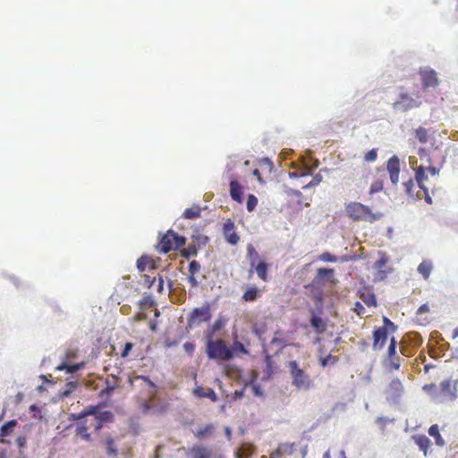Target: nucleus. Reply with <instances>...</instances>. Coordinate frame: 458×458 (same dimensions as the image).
I'll return each mask as SVG.
<instances>
[{"label":"nucleus","mask_w":458,"mask_h":458,"mask_svg":"<svg viewBox=\"0 0 458 458\" xmlns=\"http://www.w3.org/2000/svg\"><path fill=\"white\" fill-rule=\"evenodd\" d=\"M84 410L86 411L87 417L94 416L96 419L101 409L98 405H90V406L86 407Z\"/></svg>","instance_id":"48"},{"label":"nucleus","mask_w":458,"mask_h":458,"mask_svg":"<svg viewBox=\"0 0 458 458\" xmlns=\"http://www.w3.org/2000/svg\"><path fill=\"white\" fill-rule=\"evenodd\" d=\"M433 269V264L430 260H423L417 268V271L427 280L428 279L431 271Z\"/></svg>","instance_id":"22"},{"label":"nucleus","mask_w":458,"mask_h":458,"mask_svg":"<svg viewBox=\"0 0 458 458\" xmlns=\"http://www.w3.org/2000/svg\"><path fill=\"white\" fill-rule=\"evenodd\" d=\"M319 259L324 262H336L337 257L326 251L319 256Z\"/></svg>","instance_id":"52"},{"label":"nucleus","mask_w":458,"mask_h":458,"mask_svg":"<svg viewBox=\"0 0 458 458\" xmlns=\"http://www.w3.org/2000/svg\"><path fill=\"white\" fill-rule=\"evenodd\" d=\"M234 223L232 220H226L223 225L224 234L234 230Z\"/></svg>","instance_id":"59"},{"label":"nucleus","mask_w":458,"mask_h":458,"mask_svg":"<svg viewBox=\"0 0 458 458\" xmlns=\"http://www.w3.org/2000/svg\"><path fill=\"white\" fill-rule=\"evenodd\" d=\"M224 235L226 242L233 246L236 245L240 240L238 233L234 231L229 232Z\"/></svg>","instance_id":"43"},{"label":"nucleus","mask_w":458,"mask_h":458,"mask_svg":"<svg viewBox=\"0 0 458 458\" xmlns=\"http://www.w3.org/2000/svg\"><path fill=\"white\" fill-rule=\"evenodd\" d=\"M172 235H174V231L170 229L160 237L158 249L161 253H168L173 250Z\"/></svg>","instance_id":"11"},{"label":"nucleus","mask_w":458,"mask_h":458,"mask_svg":"<svg viewBox=\"0 0 458 458\" xmlns=\"http://www.w3.org/2000/svg\"><path fill=\"white\" fill-rule=\"evenodd\" d=\"M411 438L414 440L419 448L423 451L424 456H427L428 449L431 444L430 439L425 435H413Z\"/></svg>","instance_id":"15"},{"label":"nucleus","mask_w":458,"mask_h":458,"mask_svg":"<svg viewBox=\"0 0 458 458\" xmlns=\"http://www.w3.org/2000/svg\"><path fill=\"white\" fill-rule=\"evenodd\" d=\"M413 186H414V183H413L412 179H409L407 182H403V187L405 189V191L410 197L413 196V191H412Z\"/></svg>","instance_id":"57"},{"label":"nucleus","mask_w":458,"mask_h":458,"mask_svg":"<svg viewBox=\"0 0 458 458\" xmlns=\"http://www.w3.org/2000/svg\"><path fill=\"white\" fill-rule=\"evenodd\" d=\"M261 296V291L255 285L248 286L242 299L244 301H255Z\"/></svg>","instance_id":"16"},{"label":"nucleus","mask_w":458,"mask_h":458,"mask_svg":"<svg viewBox=\"0 0 458 458\" xmlns=\"http://www.w3.org/2000/svg\"><path fill=\"white\" fill-rule=\"evenodd\" d=\"M457 380L445 379L438 386L441 403L445 401H454L457 398Z\"/></svg>","instance_id":"6"},{"label":"nucleus","mask_w":458,"mask_h":458,"mask_svg":"<svg viewBox=\"0 0 458 458\" xmlns=\"http://www.w3.org/2000/svg\"><path fill=\"white\" fill-rule=\"evenodd\" d=\"M225 326V319H224L223 318H218L214 323L213 325L211 326V327L213 328V332H219L220 330H222Z\"/></svg>","instance_id":"51"},{"label":"nucleus","mask_w":458,"mask_h":458,"mask_svg":"<svg viewBox=\"0 0 458 458\" xmlns=\"http://www.w3.org/2000/svg\"><path fill=\"white\" fill-rule=\"evenodd\" d=\"M301 163H302V170H304V172H306V174H310V175L319 165L318 159H317L313 157H308L307 158L302 159Z\"/></svg>","instance_id":"20"},{"label":"nucleus","mask_w":458,"mask_h":458,"mask_svg":"<svg viewBox=\"0 0 458 458\" xmlns=\"http://www.w3.org/2000/svg\"><path fill=\"white\" fill-rule=\"evenodd\" d=\"M78 386V383L76 381H69L65 384V389H64L60 395L62 397H68L72 391Z\"/></svg>","instance_id":"39"},{"label":"nucleus","mask_w":458,"mask_h":458,"mask_svg":"<svg viewBox=\"0 0 458 458\" xmlns=\"http://www.w3.org/2000/svg\"><path fill=\"white\" fill-rule=\"evenodd\" d=\"M229 191L231 198L238 203L243 200V190L240 182L236 180H231L229 183Z\"/></svg>","instance_id":"12"},{"label":"nucleus","mask_w":458,"mask_h":458,"mask_svg":"<svg viewBox=\"0 0 458 458\" xmlns=\"http://www.w3.org/2000/svg\"><path fill=\"white\" fill-rule=\"evenodd\" d=\"M199 251V248L195 244L189 245L182 252V257L190 259L192 257H196Z\"/></svg>","instance_id":"37"},{"label":"nucleus","mask_w":458,"mask_h":458,"mask_svg":"<svg viewBox=\"0 0 458 458\" xmlns=\"http://www.w3.org/2000/svg\"><path fill=\"white\" fill-rule=\"evenodd\" d=\"M389 259L385 253H380L379 259L373 264V268L378 271L380 278L383 279L386 276V272L383 270L384 267L388 262Z\"/></svg>","instance_id":"21"},{"label":"nucleus","mask_w":458,"mask_h":458,"mask_svg":"<svg viewBox=\"0 0 458 458\" xmlns=\"http://www.w3.org/2000/svg\"><path fill=\"white\" fill-rule=\"evenodd\" d=\"M421 106V101L413 98L406 92L399 93L397 99L393 103V108L397 112H407Z\"/></svg>","instance_id":"5"},{"label":"nucleus","mask_w":458,"mask_h":458,"mask_svg":"<svg viewBox=\"0 0 458 458\" xmlns=\"http://www.w3.org/2000/svg\"><path fill=\"white\" fill-rule=\"evenodd\" d=\"M132 347H133V344L132 343L126 342L124 344V345H123V350H122L121 357L122 358H126L129 355L130 352L131 351Z\"/></svg>","instance_id":"58"},{"label":"nucleus","mask_w":458,"mask_h":458,"mask_svg":"<svg viewBox=\"0 0 458 458\" xmlns=\"http://www.w3.org/2000/svg\"><path fill=\"white\" fill-rule=\"evenodd\" d=\"M428 435L435 439V443L438 446H444L445 442L439 433V428L437 424H434L428 428Z\"/></svg>","instance_id":"25"},{"label":"nucleus","mask_w":458,"mask_h":458,"mask_svg":"<svg viewBox=\"0 0 458 458\" xmlns=\"http://www.w3.org/2000/svg\"><path fill=\"white\" fill-rule=\"evenodd\" d=\"M255 446L252 444L244 442L238 447L235 452L236 458H250L255 453Z\"/></svg>","instance_id":"13"},{"label":"nucleus","mask_w":458,"mask_h":458,"mask_svg":"<svg viewBox=\"0 0 458 458\" xmlns=\"http://www.w3.org/2000/svg\"><path fill=\"white\" fill-rule=\"evenodd\" d=\"M258 205V199L253 194H249L246 201V208L249 212L253 211Z\"/></svg>","instance_id":"42"},{"label":"nucleus","mask_w":458,"mask_h":458,"mask_svg":"<svg viewBox=\"0 0 458 458\" xmlns=\"http://www.w3.org/2000/svg\"><path fill=\"white\" fill-rule=\"evenodd\" d=\"M373 336V349L375 351L381 350L388 338V332L386 327H375L372 332Z\"/></svg>","instance_id":"8"},{"label":"nucleus","mask_w":458,"mask_h":458,"mask_svg":"<svg viewBox=\"0 0 458 458\" xmlns=\"http://www.w3.org/2000/svg\"><path fill=\"white\" fill-rule=\"evenodd\" d=\"M68 374H74L79 370L82 369L85 366L84 362L71 363L69 362Z\"/></svg>","instance_id":"49"},{"label":"nucleus","mask_w":458,"mask_h":458,"mask_svg":"<svg viewBox=\"0 0 458 458\" xmlns=\"http://www.w3.org/2000/svg\"><path fill=\"white\" fill-rule=\"evenodd\" d=\"M310 327L317 334H323L327 329V323L323 320V318L315 312L314 310H310Z\"/></svg>","instance_id":"9"},{"label":"nucleus","mask_w":458,"mask_h":458,"mask_svg":"<svg viewBox=\"0 0 458 458\" xmlns=\"http://www.w3.org/2000/svg\"><path fill=\"white\" fill-rule=\"evenodd\" d=\"M346 214L354 221L374 223L383 217L381 212L373 213L371 209L360 202H350L345 208Z\"/></svg>","instance_id":"2"},{"label":"nucleus","mask_w":458,"mask_h":458,"mask_svg":"<svg viewBox=\"0 0 458 458\" xmlns=\"http://www.w3.org/2000/svg\"><path fill=\"white\" fill-rule=\"evenodd\" d=\"M76 434L81 436L82 439L86 441H90L91 437L90 434L88 433V427L86 425V422L80 421L76 425Z\"/></svg>","instance_id":"28"},{"label":"nucleus","mask_w":458,"mask_h":458,"mask_svg":"<svg viewBox=\"0 0 458 458\" xmlns=\"http://www.w3.org/2000/svg\"><path fill=\"white\" fill-rule=\"evenodd\" d=\"M18 422L16 420H11L4 422L0 428V437L10 436L17 426Z\"/></svg>","instance_id":"26"},{"label":"nucleus","mask_w":458,"mask_h":458,"mask_svg":"<svg viewBox=\"0 0 458 458\" xmlns=\"http://www.w3.org/2000/svg\"><path fill=\"white\" fill-rule=\"evenodd\" d=\"M205 352L209 360L216 361L228 362L234 358L233 349L221 338L205 343Z\"/></svg>","instance_id":"1"},{"label":"nucleus","mask_w":458,"mask_h":458,"mask_svg":"<svg viewBox=\"0 0 458 458\" xmlns=\"http://www.w3.org/2000/svg\"><path fill=\"white\" fill-rule=\"evenodd\" d=\"M268 265L265 261H259L256 267V273L262 280H267Z\"/></svg>","instance_id":"32"},{"label":"nucleus","mask_w":458,"mask_h":458,"mask_svg":"<svg viewBox=\"0 0 458 458\" xmlns=\"http://www.w3.org/2000/svg\"><path fill=\"white\" fill-rule=\"evenodd\" d=\"M438 344V352L436 351H429L430 357L437 359L445 355V352L450 348V344L443 340V342L437 343Z\"/></svg>","instance_id":"30"},{"label":"nucleus","mask_w":458,"mask_h":458,"mask_svg":"<svg viewBox=\"0 0 458 458\" xmlns=\"http://www.w3.org/2000/svg\"><path fill=\"white\" fill-rule=\"evenodd\" d=\"M396 345L397 343L394 339V337H392L390 340V344L387 350V355L389 359H393L396 354Z\"/></svg>","instance_id":"47"},{"label":"nucleus","mask_w":458,"mask_h":458,"mask_svg":"<svg viewBox=\"0 0 458 458\" xmlns=\"http://www.w3.org/2000/svg\"><path fill=\"white\" fill-rule=\"evenodd\" d=\"M386 170L389 174H400V159L397 156H392L387 160Z\"/></svg>","instance_id":"24"},{"label":"nucleus","mask_w":458,"mask_h":458,"mask_svg":"<svg viewBox=\"0 0 458 458\" xmlns=\"http://www.w3.org/2000/svg\"><path fill=\"white\" fill-rule=\"evenodd\" d=\"M276 451L281 456L284 454H291V447L287 444H280Z\"/></svg>","instance_id":"56"},{"label":"nucleus","mask_w":458,"mask_h":458,"mask_svg":"<svg viewBox=\"0 0 458 458\" xmlns=\"http://www.w3.org/2000/svg\"><path fill=\"white\" fill-rule=\"evenodd\" d=\"M353 310L358 315H361L365 312V308L360 301L355 302Z\"/></svg>","instance_id":"64"},{"label":"nucleus","mask_w":458,"mask_h":458,"mask_svg":"<svg viewBox=\"0 0 458 458\" xmlns=\"http://www.w3.org/2000/svg\"><path fill=\"white\" fill-rule=\"evenodd\" d=\"M114 419V414L110 411H102L100 410L98 414L96 420H99L100 423H107L111 422Z\"/></svg>","instance_id":"34"},{"label":"nucleus","mask_w":458,"mask_h":458,"mask_svg":"<svg viewBox=\"0 0 458 458\" xmlns=\"http://www.w3.org/2000/svg\"><path fill=\"white\" fill-rule=\"evenodd\" d=\"M230 347L233 349L234 355L236 353H242L245 355L250 353L249 350L239 340L233 341L232 346Z\"/></svg>","instance_id":"35"},{"label":"nucleus","mask_w":458,"mask_h":458,"mask_svg":"<svg viewBox=\"0 0 458 458\" xmlns=\"http://www.w3.org/2000/svg\"><path fill=\"white\" fill-rule=\"evenodd\" d=\"M322 179H323L322 175L320 174H317L316 175H314L312 180L308 184H306L302 187V189L308 190L311 187L318 185L321 182Z\"/></svg>","instance_id":"46"},{"label":"nucleus","mask_w":458,"mask_h":458,"mask_svg":"<svg viewBox=\"0 0 458 458\" xmlns=\"http://www.w3.org/2000/svg\"><path fill=\"white\" fill-rule=\"evenodd\" d=\"M106 386L103 390V394L107 396H110L111 394H113L114 390L116 389V387L119 386L118 382H115V381L111 382L109 379H106Z\"/></svg>","instance_id":"40"},{"label":"nucleus","mask_w":458,"mask_h":458,"mask_svg":"<svg viewBox=\"0 0 458 458\" xmlns=\"http://www.w3.org/2000/svg\"><path fill=\"white\" fill-rule=\"evenodd\" d=\"M420 75L425 89L436 88L438 85L437 75L433 69L428 67L420 68Z\"/></svg>","instance_id":"7"},{"label":"nucleus","mask_w":458,"mask_h":458,"mask_svg":"<svg viewBox=\"0 0 458 458\" xmlns=\"http://www.w3.org/2000/svg\"><path fill=\"white\" fill-rule=\"evenodd\" d=\"M377 157V151L376 148H372L365 154L364 159L367 162H374Z\"/></svg>","instance_id":"55"},{"label":"nucleus","mask_w":458,"mask_h":458,"mask_svg":"<svg viewBox=\"0 0 458 458\" xmlns=\"http://www.w3.org/2000/svg\"><path fill=\"white\" fill-rule=\"evenodd\" d=\"M136 378L143 380L148 386H149L152 388L157 387V385L148 376L140 375L137 376Z\"/></svg>","instance_id":"61"},{"label":"nucleus","mask_w":458,"mask_h":458,"mask_svg":"<svg viewBox=\"0 0 458 458\" xmlns=\"http://www.w3.org/2000/svg\"><path fill=\"white\" fill-rule=\"evenodd\" d=\"M390 421L392 420L387 417H377L376 420V424L379 426L382 431H384L386 424Z\"/></svg>","instance_id":"60"},{"label":"nucleus","mask_w":458,"mask_h":458,"mask_svg":"<svg viewBox=\"0 0 458 458\" xmlns=\"http://www.w3.org/2000/svg\"><path fill=\"white\" fill-rule=\"evenodd\" d=\"M215 431V427L213 424H208L203 428H199L194 434L195 436L199 438L203 439L207 437L208 436H210Z\"/></svg>","instance_id":"29"},{"label":"nucleus","mask_w":458,"mask_h":458,"mask_svg":"<svg viewBox=\"0 0 458 458\" xmlns=\"http://www.w3.org/2000/svg\"><path fill=\"white\" fill-rule=\"evenodd\" d=\"M148 261H149V259L148 258V256H145V255H143L140 259H138L136 266H137V268L139 269V271H140V272L145 271Z\"/></svg>","instance_id":"44"},{"label":"nucleus","mask_w":458,"mask_h":458,"mask_svg":"<svg viewBox=\"0 0 458 458\" xmlns=\"http://www.w3.org/2000/svg\"><path fill=\"white\" fill-rule=\"evenodd\" d=\"M193 394L195 396L199 398H208L212 402L217 401V394L214 389L210 387L197 386L194 389Z\"/></svg>","instance_id":"14"},{"label":"nucleus","mask_w":458,"mask_h":458,"mask_svg":"<svg viewBox=\"0 0 458 458\" xmlns=\"http://www.w3.org/2000/svg\"><path fill=\"white\" fill-rule=\"evenodd\" d=\"M423 391L427 393L436 403H441V398L439 394L438 386L436 384H427L422 387Z\"/></svg>","instance_id":"18"},{"label":"nucleus","mask_w":458,"mask_h":458,"mask_svg":"<svg viewBox=\"0 0 458 458\" xmlns=\"http://www.w3.org/2000/svg\"><path fill=\"white\" fill-rule=\"evenodd\" d=\"M314 298H315L316 306L318 307V309L320 311L321 310V306H322L323 301H324L323 293H318L315 294Z\"/></svg>","instance_id":"62"},{"label":"nucleus","mask_w":458,"mask_h":458,"mask_svg":"<svg viewBox=\"0 0 458 458\" xmlns=\"http://www.w3.org/2000/svg\"><path fill=\"white\" fill-rule=\"evenodd\" d=\"M201 208L198 205L186 208L182 213V217L185 219H196L200 216Z\"/></svg>","instance_id":"27"},{"label":"nucleus","mask_w":458,"mask_h":458,"mask_svg":"<svg viewBox=\"0 0 458 458\" xmlns=\"http://www.w3.org/2000/svg\"><path fill=\"white\" fill-rule=\"evenodd\" d=\"M252 393L255 396L260 397L263 395L262 387L259 385H253L251 386Z\"/></svg>","instance_id":"63"},{"label":"nucleus","mask_w":458,"mask_h":458,"mask_svg":"<svg viewBox=\"0 0 458 458\" xmlns=\"http://www.w3.org/2000/svg\"><path fill=\"white\" fill-rule=\"evenodd\" d=\"M263 351H264V352H267V350L265 348L263 349ZM265 362H266V370H267V376L270 377V375L272 374V364H273L272 356L270 354L266 353Z\"/></svg>","instance_id":"50"},{"label":"nucleus","mask_w":458,"mask_h":458,"mask_svg":"<svg viewBox=\"0 0 458 458\" xmlns=\"http://www.w3.org/2000/svg\"><path fill=\"white\" fill-rule=\"evenodd\" d=\"M335 274L334 268L331 267H320L317 270V276L315 281H327L333 282V276Z\"/></svg>","instance_id":"17"},{"label":"nucleus","mask_w":458,"mask_h":458,"mask_svg":"<svg viewBox=\"0 0 458 458\" xmlns=\"http://www.w3.org/2000/svg\"><path fill=\"white\" fill-rule=\"evenodd\" d=\"M188 269H189V272L191 273V275H195L196 273H198L200 270L199 262L197 260H191L189 263Z\"/></svg>","instance_id":"53"},{"label":"nucleus","mask_w":458,"mask_h":458,"mask_svg":"<svg viewBox=\"0 0 458 458\" xmlns=\"http://www.w3.org/2000/svg\"><path fill=\"white\" fill-rule=\"evenodd\" d=\"M415 137L420 143L428 142V131L424 127H419L415 131Z\"/></svg>","instance_id":"38"},{"label":"nucleus","mask_w":458,"mask_h":458,"mask_svg":"<svg viewBox=\"0 0 458 458\" xmlns=\"http://www.w3.org/2000/svg\"><path fill=\"white\" fill-rule=\"evenodd\" d=\"M247 258L250 261L253 262H259V254L255 250L254 246L252 244L247 245Z\"/></svg>","instance_id":"36"},{"label":"nucleus","mask_w":458,"mask_h":458,"mask_svg":"<svg viewBox=\"0 0 458 458\" xmlns=\"http://www.w3.org/2000/svg\"><path fill=\"white\" fill-rule=\"evenodd\" d=\"M382 190H383V182L380 180H377L371 183L370 188H369V194L372 195V194L377 193V192L381 191Z\"/></svg>","instance_id":"45"},{"label":"nucleus","mask_w":458,"mask_h":458,"mask_svg":"<svg viewBox=\"0 0 458 458\" xmlns=\"http://www.w3.org/2000/svg\"><path fill=\"white\" fill-rule=\"evenodd\" d=\"M172 240H173V250H178L186 244V238L182 235H179L174 231V235H172Z\"/></svg>","instance_id":"33"},{"label":"nucleus","mask_w":458,"mask_h":458,"mask_svg":"<svg viewBox=\"0 0 458 458\" xmlns=\"http://www.w3.org/2000/svg\"><path fill=\"white\" fill-rule=\"evenodd\" d=\"M428 179V176L425 174V167L423 165H420L415 169V180L417 183H421Z\"/></svg>","instance_id":"41"},{"label":"nucleus","mask_w":458,"mask_h":458,"mask_svg":"<svg viewBox=\"0 0 458 458\" xmlns=\"http://www.w3.org/2000/svg\"><path fill=\"white\" fill-rule=\"evenodd\" d=\"M287 368L292 377V385L300 390H309L313 386L310 376L301 369L296 360H290Z\"/></svg>","instance_id":"3"},{"label":"nucleus","mask_w":458,"mask_h":458,"mask_svg":"<svg viewBox=\"0 0 458 458\" xmlns=\"http://www.w3.org/2000/svg\"><path fill=\"white\" fill-rule=\"evenodd\" d=\"M210 306L208 303L204 304L199 308H194L187 318V326L193 328L203 322H208L211 319Z\"/></svg>","instance_id":"4"},{"label":"nucleus","mask_w":458,"mask_h":458,"mask_svg":"<svg viewBox=\"0 0 458 458\" xmlns=\"http://www.w3.org/2000/svg\"><path fill=\"white\" fill-rule=\"evenodd\" d=\"M106 453L108 456H116L118 451L114 445V440L111 437L106 438Z\"/></svg>","instance_id":"31"},{"label":"nucleus","mask_w":458,"mask_h":458,"mask_svg":"<svg viewBox=\"0 0 458 458\" xmlns=\"http://www.w3.org/2000/svg\"><path fill=\"white\" fill-rule=\"evenodd\" d=\"M403 392V386L400 379H393L388 386L387 394L394 401L397 402Z\"/></svg>","instance_id":"10"},{"label":"nucleus","mask_w":458,"mask_h":458,"mask_svg":"<svg viewBox=\"0 0 458 458\" xmlns=\"http://www.w3.org/2000/svg\"><path fill=\"white\" fill-rule=\"evenodd\" d=\"M191 454L192 458H210L211 457V450L202 445H193Z\"/></svg>","instance_id":"19"},{"label":"nucleus","mask_w":458,"mask_h":458,"mask_svg":"<svg viewBox=\"0 0 458 458\" xmlns=\"http://www.w3.org/2000/svg\"><path fill=\"white\" fill-rule=\"evenodd\" d=\"M404 340L409 343L413 348L419 347L422 342V336L417 332H409L405 334Z\"/></svg>","instance_id":"23"},{"label":"nucleus","mask_w":458,"mask_h":458,"mask_svg":"<svg viewBox=\"0 0 458 458\" xmlns=\"http://www.w3.org/2000/svg\"><path fill=\"white\" fill-rule=\"evenodd\" d=\"M266 329L265 327H257L254 326L252 327V333L259 338V340L262 343V346L264 347V342L265 340L261 338L262 335L265 333Z\"/></svg>","instance_id":"54"}]
</instances>
